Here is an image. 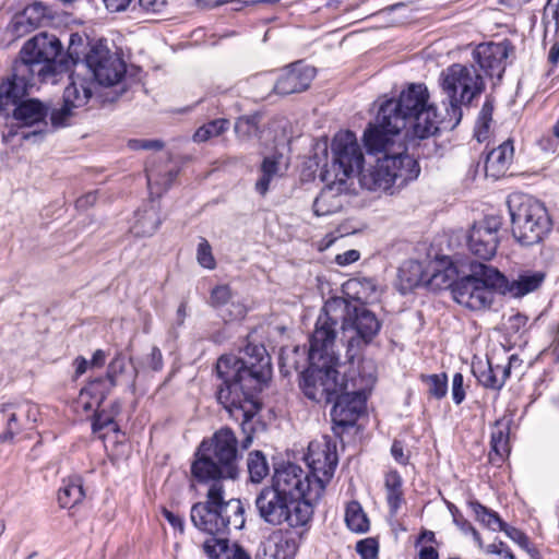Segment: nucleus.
I'll use <instances>...</instances> for the list:
<instances>
[{
  "label": "nucleus",
  "instance_id": "f257e3e1",
  "mask_svg": "<svg viewBox=\"0 0 559 559\" xmlns=\"http://www.w3.org/2000/svg\"><path fill=\"white\" fill-rule=\"evenodd\" d=\"M427 86L411 84L399 98L380 105L374 124L364 134L369 153H383L374 165L360 171L359 182L370 191L394 194L420 173L415 158L406 154L405 139H427L438 132L439 120L427 107Z\"/></svg>",
  "mask_w": 559,
  "mask_h": 559
},
{
  "label": "nucleus",
  "instance_id": "f03ea898",
  "mask_svg": "<svg viewBox=\"0 0 559 559\" xmlns=\"http://www.w3.org/2000/svg\"><path fill=\"white\" fill-rule=\"evenodd\" d=\"M216 374L222 380L217 401L231 417L241 420L246 435L242 448L247 449L253 439L251 420L261 407L258 394L271 378V358L264 346L248 345L242 357L221 356L216 362Z\"/></svg>",
  "mask_w": 559,
  "mask_h": 559
},
{
  "label": "nucleus",
  "instance_id": "7ed1b4c3",
  "mask_svg": "<svg viewBox=\"0 0 559 559\" xmlns=\"http://www.w3.org/2000/svg\"><path fill=\"white\" fill-rule=\"evenodd\" d=\"M340 322L349 359L359 355L381 329V322L365 305L353 304L343 297H333L325 301L317 319L312 333L316 342H324L334 349Z\"/></svg>",
  "mask_w": 559,
  "mask_h": 559
},
{
  "label": "nucleus",
  "instance_id": "20e7f679",
  "mask_svg": "<svg viewBox=\"0 0 559 559\" xmlns=\"http://www.w3.org/2000/svg\"><path fill=\"white\" fill-rule=\"evenodd\" d=\"M62 45L53 34L39 33L27 40L14 63L12 78L0 85V106L8 100H16L29 87L38 82L52 80L57 74L68 71L69 61L58 57Z\"/></svg>",
  "mask_w": 559,
  "mask_h": 559
},
{
  "label": "nucleus",
  "instance_id": "39448f33",
  "mask_svg": "<svg viewBox=\"0 0 559 559\" xmlns=\"http://www.w3.org/2000/svg\"><path fill=\"white\" fill-rule=\"evenodd\" d=\"M239 457L235 432L229 427H222L200 443L191 464L192 478L198 483H223L235 478Z\"/></svg>",
  "mask_w": 559,
  "mask_h": 559
},
{
  "label": "nucleus",
  "instance_id": "423d86ee",
  "mask_svg": "<svg viewBox=\"0 0 559 559\" xmlns=\"http://www.w3.org/2000/svg\"><path fill=\"white\" fill-rule=\"evenodd\" d=\"M309 367L300 374L299 386L305 396L317 403H330L336 393L348 389L349 382L336 367L338 356L330 345L310 337Z\"/></svg>",
  "mask_w": 559,
  "mask_h": 559
},
{
  "label": "nucleus",
  "instance_id": "0eeeda50",
  "mask_svg": "<svg viewBox=\"0 0 559 559\" xmlns=\"http://www.w3.org/2000/svg\"><path fill=\"white\" fill-rule=\"evenodd\" d=\"M210 485L205 501L191 507L190 520L195 528L211 536H224L245 525V509L239 499L226 500L223 483Z\"/></svg>",
  "mask_w": 559,
  "mask_h": 559
},
{
  "label": "nucleus",
  "instance_id": "6e6552de",
  "mask_svg": "<svg viewBox=\"0 0 559 559\" xmlns=\"http://www.w3.org/2000/svg\"><path fill=\"white\" fill-rule=\"evenodd\" d=\"M484 81L481 74L473 66H464L454 63L450 66L441 75V87L445 95L442 103L448 105L445 116L441 117L436 112L439 120L438 130L442 126L444 129H453L462 119V105L469 104L473 98L479 95L484 90ZM429 95V93L427 92ZM429 100V96L427 97ZM427 107L437 108L426 103Z\"/></svg>",
  "mask_w": 559,
  "mask_h": 559
},
{
  "label": "nucleus",
  "instance_id": "1a4fd4ad",
  "mask_svg": "<svg viewBox=\"0 0 559 559\" xmlns=\"http://www.w3.org/2000/svg\"><path fill=\"white\" fill-rule=\"evenodd\" d=\"M503 287L502 273L498 269L475 262L471 264V273L459 278L453 285V299L461 306L481 311L491 307L495 292Z\"/></svg>",
  "mask_w": 559,
  "mask_h": 559
},
{
  "label": "nucleus",
  "instance_id": "9d476101",
  "mask_svg": "<svg viewBox=\"0 0 559 559\" xmlns=\"http://www.w3.org/2000/svg\"><path fill=\"white\" fill-rule=\"evenodd\" d=\"M513 237L523 246L539 243L550 231L552 223L544 203L523 194H512L508 200Z\"/></svg>",
  "mask_w": 559,
  "mask_h": 559
},
{
  "label": "nucleus",
  "instance_id": "9b49d317",
  "mask_svg": "<svg viewBox=\"0 0 559 559\" xmlns=\"http://www.w3.org/2000/svg\"><path fill=\"white\" fill-rule=\"evenodd\" d=\"M254 504L260 519L271 526L302 527L313 515L308 502L290 499L269 485L258 492Z\"/></svg>",
  "mask_w": 559,
  "mask_h": 559
},
{
  "label": "nucleus",
  "instance_id": "f8f14e48",
  "mask_svg": "<svg viewBox=\"0 0 559 559\" xmlns=\"http://www.w3.org/2000/svg\"><path fill=\"white\" fill-rule=\"evenodd\" d=\"M348 382V389L336 393L332 401L334 405L331 409V418L334 429L354 426L365 412L368 394L376 382L373 364L364 361L358 377L352 378Z\"/></svg>",
  "mask_w": 559,
  "mask_h": 559
},
{
  "label": "nucleus",
  "instance_id": "ddd939ff",
  "mask_svg": "<svg viewBox=\"0 0 559 559\" xmlns=\"http://www.w3.org/2000/svg\"><path fill=\"white\" fill-rule=\"evenodd\" d=\"M269 486L290 499L308 502L312 508L325 491L322 480L312 478L310 473L292 462H281L274 465V473Z\"/></svg>",
  "mask_w": 559,
  "mask_h": 559
},
{
  "label": "nucleus",
  "instance_id": "4468645a",
  "mask_svg": "<svg viewBox=\"0 0 559 559\" xmlns=\"http://www.w3.org/2000/svg\"><path fill=\"white\" fill-rule=\"evenodd\" d=\"M85 62L98 85H117L126 75V62L103 45L93 46L85 56Z\"/></svg>",
  "mask_w": 559,
  "mask_h": 559
},
{
  "label": "nucleus",
  "instance_id": "2eb2a0df",
  "mask_svg": "<svg viewBox=\"0 0 559 559\" xmlns=\"http://www.w3.org/2000/svg\"><path fill=\"white\" fill-rule=\"evenodd\" d=\"M331 151L333 153V171L338 178L347 180L355 171H362L364 154L357 142L356 135L350 132H342L334 136Z\"/></svg>",
  "mask_w": 559,
  "mask_h": 559
},
{
  "label": "nucleus",
  "instance_id": "dca6fc26",
  "mask_svg": "<svg viewBox=\"0 0 559 559\" xmlns=\"http://www.w3.org/2000/svg\"><path fill=\"white\" fill-rule=\"evenodd\" d=\"M501 225L497 216H487L476 222L467 237L469 251L483 260L491 259L497 252Z\"/></svg>",
  "mask_w": 559,
  "mask_h": 559
},
{
  "label": "nucleus",
  "instance_id": "f3484780",
  "mask_svg": "<svg viewBox=\"0 0 559 559\" xmlns=\"http://www.w3.org/2000/svg\"><path fill=\"white\" fill-rule=\"evenodd\" d=\"M310 475L322 480L323 489L332 479L338 459L336 445L323 438L321 441H311L305 456Z\"/></svg>",
  "mask_w": 559,
  "mask_h": 559
},
{
  "label": "nucleus",
  "instance_id": "a211bd4d",
  "mask_svg": "<svg viewBox=\"0 0 559 559\" xmlns=\"http://www.w3.org/2000/svg\"><path fill=\"white\" fill-rule=\"evenodd\" d=\"M314 76V68L302 62H295L287 67L278 76L274 85V92L278 95L301 93L310 86Z\"/></svg>",
  "mask_w": 559,
  "mask_h": 559
},
{
  "label": "nucleus",
  "instance_id": "6ab92c4d",
  "mask_svg": "<svg viewBox=\"0 0 559 559\" xmlns=\"http://www.w3.org/2000/svg\"><path fill=\"white\" fill-rule=\"evenodd\" d=\"M473 58L486 75L501 79L504 72V61L508 58V50L502 44L479 45L474 50Z\"/></svg>",
  "mask_w": 559,
  "mask_h": 559
},
{
  "label": "nucleus",
  "instance_id": "aec40b11",
  "mask_svg": "<svg viewBox=\"0 0 559 559\" xmlns=\"http://www.w3.org/2000/svg\"><path fill=\"white\" fill-rule=\"evenodd\" d=\"M347 189L346 180L335 175V180L322 189L313 201V212L317 216H325L342 210L343 192Z\"/></svg>",
  "mask_w": 559,
  "mask_h": 559
},
{
  "label": "nucleus",
  "instance_id": "412c9836",
  "mask_svg": "<svg viewBox=\"0 0 559 559\" xmlns=\"http://www.w3.org/2000/svg\"><path fill=\"white\" fill-rule=\"evenodd\" d=\"M27 94V92L16 98V100H4V104L0 106V112H4L8 110V107L14 106L13 117L17 121L22 122L23 126H31L44 120V118L48 114V108L35 98L22 100V98Z\"/></svg>",
  "mask_w": 559,
  "mask_h": 559
},
{
  "label": "nucleus",
  "instance_id": "4be33fe9",
  "mask_svg": "<svg viewBox=\"0 0 559 559\" xmlns=\"http://www.w3.org/2000/svg\"><path fill=\"white\" fill-rule=\"evenodd\" d=\"M518 360V357L512 355L506 366H493L489 360H487L486 364L478 362L477 365H473V373L483 386L498 391L506 383L510 376L511 367Z\"/></svg>",
  "mask_w": 559,
  "mask_h": 559
},
{
  "label": "nucleus",
  "instance_id": "5701e85b",
  "mask_svg": "<svg viewBox=\"0 0 559 559\" xmlns=\"http://www.w3.org/2000/svg\"><path fill=\"white\" fill-rule=\"evenodd\" d=\"M47 15V9L40 2H33L26 5L23 11L13 16L10 23L12 35L22 37L31 33L40 25Z\"/></svg>",
  "mask_w": 559,
  "mask_h": 559
},
{
  "label": "nucleus",
  "instance_id": "b1692460",
  "mask_svg": "<svg viewBox=\"0 0 559 559\" xmlns=\"http://www.w3.org/2000/svg\"><path fill=\"white\" fill-rule=\"evenodd\" d=\"M502 281L503 287H500V294L520 298L537 290L545 281V273L542 271H525L512 281H509L502 274Z\"/></svg>",
  "mask_w": 559,
  "mask_h": 559
},
{
  "label": "nucleus",
  "instance_id": "393cba45",
  "mask_svg": "<svg viewBox=\"0 0 559 559\" xmlns=\"http://www.w3.org/2000/svg\"><path fill=\"white\" fill-rule=\"evenodd\" d=\"M514 147L511 140H507L498 147L491 150L485 162V173L487 177L499 179L504 176L512 164Z\"/></svg>",
  "mask_w": 559,
  "mask_h": 559
},
{
  "label": "nucleus",
  "instance_id": "a878e982",
  "mask_svg": "<svg viewBox=\"0 0 559 559\" xmlns=\"http://www.w3.org/2000/svg\"><path fill=\"white\" fill-rule=\"evenodd\" d=\"M70 84L64 88L63 102L74 108L85 106L95 93L96 83L90 79L71 74Z\"/></svg>",
  "mask_w": 559,
  "mask_h": 559
},
{
  "label": "nucleus",
  "instance_id": "bb28decb",
  "mask_svg": "<svg viewBox=\"0 0 559 559\" xmlns=\"http://www.w3.org/2000/svg\"><path fill=\"white\" fill-rule=\"evenodd\" d=\"M2 411L8 414V426L5 431L0 435L2 442L12 441L14 436L21 431L17 420L21 417H26L27 420H36L37 407L31 403H21L14 406L13 404H4Z\"/></svg>",
  "mask_w": 559,
  "mask_h": 559
},
{
  "label": "nucleus",
  "instance_id": "cd10ccee",
  "mask_svg": "<svg viewBox=\"0 0 559 559\" xmlns=\"http://www.w3.org/2000/svg\"><path fill=\"white\" fill-rule=\"evenodd\" d=\"M343 290L353 304L365 305L378 298V285L373 278L354 277L346 281Z\"/></svg>",
  "mask_w": 559,
  "mask_h": 559
},
{
  "label": "nucleus",
  "instance_id": "c85d7f7f",
  "mask_svg": "<svg viewBox=\"0 0 559 559\" xmlns=\"http://www.w3.org/2000/svg\"><path fill=\"white\" fill-rule=\"evenodd\" d=\"M85 498L83 481L80 476H73L63 481L58 492V502L61 508H73Z\"/></svg>",
  "mask_w": 559,
  "mask_h": 559
},
{
  "label": "nucleus",
  "instance_id": "c756f323",
  "mask_svg": "<svg viewBox=\"0 0 559 559\" xmlns=\"http://www.w3.org/2000/svg\"><path fill=\"white\" fill-rule=\"evenodd\" d=\"M162 219L158 210L151 204L148 207L136 212V219L131 230L135 236L150 237L159 227Z\"/></svg>",
  "mask_w": 559,
  "mask_h": 559
},
{
  "label": "nucleus",
  "instance_id": "7c9ffc66",
  "mask_svg": "<svg viewBox=\"0 0 559 559\" xmlns=\"http://www.w3.org/2000/svg\"><path fill=\"white\" fill-rule=\"evenodd\" d=\"M491 451L489 457L491 462H502L510 453L509 444V427L508 425L496 421L491 432L490 440Z\"/></svg>",
  "mask_w": 559,
  "mask_h": 559
},
{
  "label": "nucleus",
  "instance_id": "2f4dec72",
  "mask_svg": "<svg viewBox=\"0 0 559 559\" xmlns=\"http://www.w3.org/2000/svg\"><path fill=\"white\" fill-rule=\"evenodd\" d=\"M403 480L396 471H390L384 477V487L386 493V502L390 508L391 514H396L402 503L404 502Z\"/></svg>",
  "mask_w": 559,
  "mask_h": 559
},
{
  "label": "nucleus",
  "instance_id": "473e14b6",
  "mask_svg": "<svg viewBox=\"0 0 559 559\" xmlns=\"http://www.w3.org/2000/svg\"><path fill=\"white\" fill-rule=\"evenodd\" d=\"M179 174V169L170 168L162 171L159 168H146V178L150 192L159 194L166 191L175 181Z\"/></svg>",
  "mask_w": 559,
  "mask_h": 559
},
{
  "label": "nucleus",
  "instance_id": "72a5a7b5",
  "mask_svg": "<svg viewBox=\"0 0 559 559\" xmlns=\"http://www.w3.org/2000/svg\"><path fill=\"white\" fill-rule=\"evenodd\" d=\"M280 159L281 155L267 156L263 159L260 166L261 177L255 182V191L259 194L265 195L270 182L278 175Z\"/></svg>",
  "mask_w": 559,
  "mask_h": 559
},
{
  "label": "nucleus",
  "instance_id": "f704fd0d",
  "mask_svg": "<svg viewBox=\"0 0 559 559\" xmlns=\"http://www.w3.org/2000/svg\"><path fill=\"white\" fill-rule=\"evenodd\" d=\"M297 552V543L294 538L278 536L273 545L264 550L262 559H294Z\"/></svg>",
  "mask_w": 559,
  "mask_h": 559
},
{
  "label": "nucleus",
  "instance_id": "c9c22d12",
  "mask_svg": "<svg viewBox=\"0 0 559 559\" xmlns=\"http://www.w3.org/2000/svg\"><path fill=\"white\" fill-rule=\"evenodd\" d=\"M260 121L261 115L259 112L239 117L235 123L237 136L242 141L260 136Z\"/></svg>",
  "mask_w": 559,
  "mask_h": 559
},
{
  "label": "nucleus",
  "instance_id": "e433bc0d",
  "mask_svg": "<svg viewBox=\"0 0 559 559\" xmlns=\"http://www.w3.org/2000/svg\"><path fill=\"white\" fill-rule=\"evenodd\" d=\"M345 521L348 528L356 533H365L369 528V521L361 506L357 501H350L346 507Z\"/></svg>",
  "mask_w": 559,
  "mask_h": 559
},
{
  "label": "nucleus",
  "instance_id": "4c0bfd02",
  "mask_svg": "<svg viewBox=\"0 0 559 559\" xmlns=\"http://www.w3.org/2000/svg\"><path fill=\"white\" fill-rule=\"evenodd\" d=\"M468 506L473 510L476 519L491 531H501L506 524L497 512L488 509L478 501H471Z\"/></svg>",
  "mask_w": 559,
  "mask_h": 559
},
{
  "label": "nucleus",
  "instance_id": "58836bf2",
  "mask_svg": "<svg viewBox=\"0 0 559 559\" xmlns=\"http://www.w3.org/2000/svg\"><path fill=\"white\" fill-rule=\"evenodd\" d=\"M248 472L252 483H261L270 472L266 457L261 451H253L248 456Z\"/></svg>",
  "mask_w": 559,
  "mask_h": 559
},
{
  "label": "nucleus",
  "instance_id": "ea45409f",
  "mask_svg": "<svg viewBox=\"0 0 559 559\" xmlns=\"http://www.w3.org/2000/svg\"><path fill=\"white\" fill-rule=\"evenodd\" d=\"M457 275L456 269L452 263L444 266L443 269L435 267L428 280V285L433 288L442 289V288H451L453 289V285L457 280L455 276Z\"/></svg>",
  "mask_w": 559,
  "mask_h": 559
},
{
  "label": "nucleus",
  "instance_id": "a19ab883",
  "mask_svg": "<svg viewBox=\"0 0 559 559\" xmlns=\"http://www.w3.org/2000/svg\"><path fill=\"white\" fill-rule=\"evenodd\" d=\"M112 386L105 378H96L91 380L84 388L81 389V401L84 402L86 396L91 394L94 396L95 403H103L106 396L110 393Z\"/></svg>",
  "mask_w": 559,
  "mask_h": 559
},
{
  "label": "nucleus",
  "instance_id": "79ce46f5",
  "mask_svg": "<svg viewBox=\"0 0 559 559\" xmlns=\"http://www.w3.org/2000/svg\"><path fill=\"white\" fill-rule=\"evenodd\" d=\"M229 127V121L227 119H215L212 120L202 127H200L194 135L193 140L195 142H205L213 136H218L224 133Z\"/></svg>",
  "mask_w": 559,
  "mask_h": 559
},
{
  "label": "nucleus",
  "instance_id": "37998d69",
  "mask_svg": "<svg viewBox=\"0 0 559 559\" xmlns=\"http://www.w3.org/2000/svg\"><path fill=\"white\" fill-rule=\"evenodd\" d=\"M127 358L121 353H118L109 362L105 379L110 382L112 388H115L118 383H120V378L127 376Z\"/></svg>",
  "mask_w": 559,
  "mask_h": 559
},
{
  "label": "nucleus",
  "instance_id": "c03bdc74",
  "mask_svg": "<svg viewBox=\"0 0 559 559\" xmlns=\"http://www.w3.org/2000/svg\"><path fill=\"white\" fill-rule=\"evenodd\" d=\"M229 547L228 540L224 536H212L203 543V551L211 559H224Z\"/></svg>",
  "mask_w": 559,
  "mask_h": 559
},
{
  "label": "nucleus",
  "instance_id": "a18cd8bd",
  "mask_svg": "<svg viewBox=\"0 0 559 559\" xmlns=\"http://www.w3.org/2000/svg\"><path fill=\"white\" fill-rule=\"evenodd\" d=\"M428 393L436 397L441 399L447 394L448 378L445 373L430 374L426 378Z\"/></svg>",
  "mask_w": 559,
  "mask_h": 559
},
{
  "label": "nucleus",
  "instance_id": "49530a36",
  "mask_svg": "<svg viewBox=\"0 0 559 559\" xmlns=\"http://www.w3.org/2000/svg\"><path fill=\"white\" fill-rule=\"evenodd\" d=\"M502 532L506 533V535L511 538L513 542H515L521 548L526 550L532 557H534L537 551L530 547L528 537L520 530L508 525L507 523L501 528Z\"/></svg>",
  "mask_w": 559,
  "mask_h": 559
},
{
  "label": "nucleus",
  "instance_id": "de8ad7c7",
  "mask_svg": "<svg viewBox=\"0 0 559 559\" xmlns=\"http://www.w3.org/2000/svg\"><path fill=\"white\" fill-rule=\"evenodd\" d=\"M197 259L200 265L205 269L213 270L215 267V259L212 254L211 246L204 238L199 242Z\"/></svg>",
  "mask_w": 559,
  "mask_h": 559
},
{
  "label": "nucleus",
  "instance_id": "09e8293b",
  "mask_svg": "<svg viewBox=\"0 0 559 559\" xmlns=\"http://www.w3.org/2000/svg\"><path fill=\"white\" fill-rule=\"evenodd\" d=\"M231 299V290L228 285H218L214 287L210 296V305L218 308L228 304Z\"/></svg>",
  "mask_w": 559,
  "mask_h": 559
},
{
  "label": "nucleus",
  "instance_id": "8fccbe9b",
  "mask_svg": "<svg viewBox=\"0 0 559 559\" xmlns=\"http://www.w3.org/2000/svg\"><path fill=\"white\" fill-rule=\"evenodd\" d=\"M116 411L112 414H107L105 411H93L94 418L92 423V427L94 431L103 430L104 428L114 425V416L119 412V404L115 403Z\"/></svg>",
  "mask_w": 559,
  "mask_h": 559
},
{
  "label": "nucleus",
  "instance_id": "3c124183",
  "mask_svg": "<svg viewBox=\"0 0 559 559\" xmlns=\"http://www.w3.org/2000/svg\"><path fill=\"white\" fill-rule=\"evenodd\" d=\"M72 107L63 102V106L59 109H53L50 115L51 124L55 128L67 126L69 118L72 116Z\"/></svg>",
  "mask_w": 559,
  "mask_h": 559
},
{
  "label": "nucleus",
  "instance_id": "603ef678",
  "mask_svg": "<svg viewBox=\"0 0 559 559\" xmlns=\"http://www.w3.org/2000/svg\"><path fill=\"white\" fill-rule=\"evenodd\" d=\"M485 552L497 555L499 559H515L510 548L501 540L487 545Z\"/></svg>",
  "mask_w": 559,
  "mask_h": 559
},
{
  "label": "nucleus",
  "instance_id": "864d4df0",
  "mask_svg": "<svg viewBox=\"0 0 559 559\" xmlns=\"http://www.w3.org/2000/svg\"><path fill=\"white\" fill-rule=\"evenodd\" d=\"M357 552L362 559H374L378 554V548L372 539L360 540L356 545Z\"/></svg>",
  "mask_w": 559,
  "mask_h": 559
},
{
  "label": "nucleus",
  "instance_id": "5fc2aeb1",
  "mask_svg": "<svg viewBox=\"0 0 559 559\" xmlns=\"http://www.w3.org/2000/svg\"><path fill=\"white\" fill-rule=\"evenodd\" d=\"M492 112H493V102L491 98H487L481 107V110H480L479 117H478V124L485 131H487L489 129V124L492 120Z\"/></svg>",
  "mask_w": 559,
  "mask_h": 559
},
{
  "label": "nucleus",
  "instance_id": "6e6d98bb",
  "mask_svg": "<svg viewBox=\"0 0 559 559\" xmlns=\"http://www.w3.org/2000/svg\"><path fill=\"white\" fill-rule=\"evenodd\" d=\"M129 146L132 150H154L160 151L164 147V143L159 140H131Z\"/></svg>",
  "mask_w": 559,
  "mask_h": 559
},
{
  "label": "nucleus",
  "instance_id": "4d7b16f0",
  "mask_svg": "<svg viewBox=\"0 0 559 559\" xmlns=\"http://www.w3.org/2000/svg\"><path fill=\"white\" fill-rule=\"evenodd\" d=\"M452 396L455 404H461L465 397L463 390V376L455 373L452 380Z\"/></svg>",
  "mask_w": 559,
  "mask_h": 559
},
{
  "label": "nucleus",
  "instance_id": "13d9d810",
  "mask_svg": "<svg viewBox=\"0 0 559 559\" xmlns=\"http://www.w3.org/2000/svg\"><path fill=\"white\" fill-rule=\"evenodd\" d=\"M540 148L547 153H555L559 147V139L551 132L542 136L538 141Z\"/></svg>",
  "mask_w": 559,
  "mask_h": 559
},
{
  "label": "nucleus",
  "instance_id": "bf43d9fd",
  "mask_svg": "<svg viewBox=\"0 0 559 559\" xmlns=\"http://www.w3.org/2000/svg\"><path fill=\"white\" fill-rule=\"evenodd\" d=\"M391 454L397 463L402 465H406L408 463L409 455L407 453H404V447L401 441H393L391 447Z\"/></svg>",
  "mask_w": 559,
  "mask_h": 559
},
{
  "label": "nucleus",
  "instance_id": "052dcab7",
  "mask_svg": "<svg viewBox=\"0 0 559 559\" xmlns=\"http://www.w3.org/2000/svg\"><path fill=\"white\" fill-rule=\"evenodd\" d=\"M139 5L147 13H157L164 9L166 0H139Z\"/></svg>",
  "mask_w": 559,
  "mask_h": 559
},
{
  "label": "nucleus",
  "instance_id": "680f3d73",
  "mask_svg": "<svg viewBox=\"0 0 559 559\" xmlns=\"http://www.w3.org/2000/svg\"><path fill=\"white\" fill-rule=\"evenodd\" d=\"M360 258V253L357 250H347L343 253H340L335 258V262L338 265H348L350 263L356 262Z\"/></svg>",
  "mask_w": 559,
  "mask_h": 559
},
{
  "label": "nucleus",
  "instance_id": "e2e57ef3",
  "mask_svg": "<svg viewBox=\"0 0 559 559\" xmlns=\"http://www.w3.org/2000/svg\"><path fill=\"white\" fill-rule=\"evenodd\" d=\"M163 515L174 528L178 530L180 533H183L185 521L180 515L175 514L167 509H163Z\"/></svg>",
  "mask_w": 559,
  "mask_h": 559
},
{
  "label": "nucleus",
  "instance_id": "0e129e2a",
  "mask_svg": "<svg viewBox=\"0 0 559 559\" xmlns=\"http://www.w3.org/2000/svg\"><path fill=\"white\" fill-rule=\"evenodd\" d=\"M147 365L154 370L158 371L163 367V356L157 347H152L151 354L148 356Z\"/></svg>",
  "mask_w": 559,
  "mask_h": 559
},
{
  "label": "nucleus",
  "instance_id": "69168bd1",
  "mask_svg": "<svg viewBox=\"0 0 559 559\" xmlns=\"http://www.w3.org/2000/svg\"><path fill=\"white\" fill-rule=\"evenodd\" d=\"M100 405H102V403L94 402V396H92L91 394H88V396H86V399L83 402V401H81V393H80L79 397L76 400V406L79 408H82V411L85 413L96 411L99 408Z\"/></svg>",
  "mask_w": 559,
  "mask_h": 559
},
{
  "label": "nucleus",
  "instance_id": "338daca9",
  "mask_svg": "<svg viewBox=\"0 0 559 559\" xmlns=\"http://www.w3.org/2000/svg\"><path fill=\"white\" fill-rule=\"evenodd\" d=\"M224 559H251L250 556L238 545H233Z\"/></svg>",
  "mask_w": 559,
  "mask_h": 559
},
{
  "label": "nucleus",
  "instance_id": "774afa93",
  "mask_svg": "<svg viewBox=\"0 0 559 559\" xmlns=\"http://www.w3.org/2000/svg\"><path fill=\"white\" fill-rule=\"evenodd\" d=\"M419 559H439L438 550L435 546L424 545L421 546L419 554Z\"/></svg>",
  "mask_w": 559,
  "mask_h": 559
}]
</instances>
